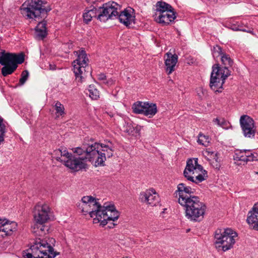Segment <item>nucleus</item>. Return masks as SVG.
Listing matches in <instances>:
<instances>
[{"label":"nucleus","instance_id":"f257e3e1","mask_svg":"<svg viewBox=\"0 0 258 258\" xmlns=\"http://www.w3.org/2000/svg\"><path fill=\"white\" fill-rule=\"evenodd\" d=\"M114 151L113 144L108 141L105 144H84L82 147L73 149L74 153L77 155H73L66 149H62L55 150L53 155L54 158L66 167L78 171L85 168L87 161H89L95 166L104 165L106 158L112 157Z\"/></svg>","mask_w":258,"mask_h":258},{"label":"nucleus","instance_id":"f03ea898","mask_svg":"<svg viewBox=\"0 0 258 258\" xmlns=\"http://www.w3.org/2000/svg\"><path fill=\"white\" fill-rule=\"evenodd\" d=\"M78 208L84 215L89 214L95 224L105 226L109 221H114L119 217V213L114 205L101 206L99 200L92 196H84L79 203Z\"/></svg>","mask_w":258,"mask_h":258},{"label":"nucleus","instance_id":"7ed1b4c3","mask_svg":"<svg viewBox=\"0 0 258 258\" xmlns=\"http://www.w3.org/2000/svg\"><path fill=\"white\" fill-rule=\"evenodd\" d=\"M20 10L21 14L26 19L39 21L46 16L51 8L45 0H27Z\"/></svg>","mask_w":258,"mask_h":258},{"label":"nucleus","instance_id":"20e7f679","mask_svg":"<svg viewBox=\"0 0 258 258\" xmlns=\"http://www.w3.org/2000/svg\"><path fill=\"white\" fill-rule=\"evenodd\" d=\"M55 240L52 238L47 239H37L31 245L30 252H24V258H54L58 252L54 251Z\"/></svg>","mask_w":258,"mask_h":258},{"label":"nucleus","instance_id":"39448f33","mask_svg":"<svg viewBox=\"0 0 258 258\" xmlns=\"http://www.w3.org/2000/svg\"><path fill=\"white\" fill-rule=\"evenodd\" d=\"M183 174L188 180L196 183L202 182L208 177L207 172L198 163L196 158L187 160Z\"/></svg>","mask_w":258,"mask_h":258},{"label":"nucleus","instance_id":"423d86ee","mask_svg":"<svg viewBox=\"0 0 258 258\" xmlns=\"http://www.w3.org/2000/svg\"><path fill=\"white\" fill-rule=\"evenodd\" d=\"M181 206L184 208L186 217L190 220L197 221L203 219L206 206L198 197H192Z\"/></svg>","mask_w":258,"mask_h":258},{"label":"nucleus","instance_id":"0eeeda50","mask_svg":"<svg viewBox=\"0 0 258 258\" xmlns=\"http://www.w3.org/2000/svg\"><path fill=\"white\" fill-rule=\"evenodd\" d=\"M230 75L226 67H220L218 64L213 66L211 74L210 87L215 92H221L226 79Z\"/></svg>","mask_w":258,"mask_h":258},{"label":"nucleus","instance_id":"6e6552de","mask_svg":"<svg viewBox=\"0 0 258 258\" xmlns=\"http://www.w3.org/2000/svg\"><path fill=\"white\" fill-rule=\"evenodd\" d=\"M237 236V233L230 228L225 229L223 231L218 229L215 232V243L225 251L233 246Z\"/></svg>","mask_w":258,"mask_h":258},{"label":"nucleus","instance_id":"1a4fd4ad","mask_svg":"<svg viewBox=\"0 0 258 258\" xmlns=\"http://www.w3.org/2000/svg\"><path fill=\"white\" fill-rule=\"evenodd\" d=\"M74 53L77 56V58L73 62V71L76 79L79 82H82L85 77L86 69H89V60L84 50L76 51Z\"/></svg>","mask_w":258,"mask_h":258},{"label":"nucleus","instance_id":"9d476101","mask_svg":"<svg viewBox=\"0 0 258 258\" xmlns=\"http://www.w3.org/2000/svg\"><path fill=\"white\" fill-rule=\"evenodd\" d=\"M120 9V6L114 2L109 1L105 3L99 8L98 20L105 22L108 19H117Z\"/></svg>","mask_w":258,"mask_h":258},{"label":"nucleus","instance_id":"9b49d317","mask_svg":"<svg viewBox=\"0 0 258 258\" xmlns=\"http://www.w3.org/2000/svg\"><path fill=\"white\" fill-rule=\"evenodd\" d=\"M33 214L34 223L45 224L50 219V209L47 204L39 203L34 207Z\"/></svg>","mask_w":258,"mask_h":258},{"label":"nucleus","instance_id":"f8f14e48","mask_svg":"<svg viewBox=\"0 0 258 258\" xmlns=\"http://www.w3.org/2000/svg\"><path fill=\"white\" fill-rule=\"evenodd\" d=\"M239 122L243 136L245 138H253L256 128L254 120L247 115H243L240 118Z\"/></svg>","mask_w":258,"mask_h":258},{"label":"nucleus","instance_id":"ddd939ff","mask_svg":"<svg viewBox=\"0 0 258 258\" xmlns=\"http://www.w3.org/2000/svg\"><path fill=\"white\" fill-rule=\"evenodd\" d=\"M195 191V188L187 185L185 183H180L177 185V190L175 194L176 197H178L179 204L181 205L190 200L192 197H196V196H191Z\"/></svg>","mask_w":258,"mask_h":258},{"label":"nucleus","instance_id":"4468645a","mask_svg":"<svg viewBox=\"0 0 258 258\" xmlns=\"http://www.w3.org/2000/svg\"><path fill=\"white\" fill-rule=\"evenodd\" d=\"M24 61L23 54L6 52L4 49H0V64L3 66L13 64H21Z\"/></svg>","mask_w":258,"mask_h":258},{"label":"nucleus","instance_id":"2eb2a0df","mask_svg":"<svg viewBox=\"0 0 258 258\" xmlns=\"http://www.w3.org/2000/svg\"><path fill=\"white\" fill-rule=\"evenodd\" d=\"M140 201L151 206H156L160 202V198L155 190L150 188L140 194L139 197Z\"/></svg>","mask_w":258,"mask_h":258},{"label":"nucleus","instance_id":"dca6fc26","mask_svg":"<svg viewBox=\"0 0 258 258\" xmlns=\"http://www.w3.org/2000/svg\"><path fill=\"white\" fill-rule=\"evenodd\" d=\"M117 19H118L119 22L126 27L132 26L135 22L134 10L130 7L122 11H121L120 10Z\"/></svg>","mask_w":258,"mask_h":258},{"label":"nucleus","instance_id":"f3484780","mask_svg":"<svg viewBox=\"0 0 258 258\" xmlns=\"http://www.w3.org/2000/svg\"><path fill=\"white\" fill-rule=\"evenodd\" d=\"M142 126L137 125L134 126L132 121L128 118H125L123 120V123L120 130L122 132L127 134L129 135L134 136L135 137L140 136V132Z\"/></svg>","mask_w":258,"mask_h":258},{"label":"nucleus","instance_id":"a211bd4d","mask_svg":"<svg viewBox=\"0 0 258 258\" xmlns=\"http://www.w3.org/2000/svg\"><path fill=\"white\" fill-rule=\"evenodd\" d=\"M2 222L3 229L1 237L11 236L17 231L18 224L16 222L3 218Z\"/></svg>","mask_w":258,"mask_h":258},{"label":"nucleus","instance_id":"6ab92c4d","mask_svg":"<svg viewBox=\"0 0 258 258\" xmlns=\"http://www.w3.org/2000/svg\"><path fill=\"white\" fill-rule=\"evenodd\" d=\"M246 221L250 228L258 231V203L255 204L248 212Z\"/></svg>","mask_w":258,"mask_h":258},{"label":"nucleus","instance_id":"aec40b11","mask_svg":"<svg viewBox=\"0 0 258 258\" xmlns=\"http://www.w3.org/2000/svg\"><path fill=\"white\" fill-rule=\"evenodd\" d=\"M256 157L249 150H236L233 155V159L236 161H241L246 163L253 161Z\"/></svg>","mask_w":258,"mask_h":258},{"label":"nucleus","instance_id":"412c9836","mask_svg":"<svg viewBox=\"0 0 258 258\" xmlns=\"http://www.w3.org/2000/svg\"><path fill=\"white\" fill-rule=\"evenodd\" d=\"M154 20L156 22L163 24L167 25L174 21L176 16L174 11H169L168 13L155 14Z\"/></svg>","mask_w":258,"mask_h":258},{"label":"nucleus","instance_id":"4be33fe9","mask_svg":"<svg viewBox=\"0 0 258 258\" xmlns=\"http://www.w3.org/2000/svg\"><path fill=\"white\" fill-rule=\"evenodd\" d=\"M165 58V70L168 75L171 74L174 70L175 67L178 61V56L170 52L166 53Z\"/></svg>","mask_w":258,"mask_h":258},{"label":"nucleus","instance_id":"5701e85b","mask_svg":"<svg viewBox=\"0 0 258 258\" xmlns=\"http://www.w3.org/2000/svg\"><path fill=\"white\" fill-rule=\"evenodd\" d=\"M99 13V8L97 9L93 6L86 8L84 11L83 15L84 22L85 23L88 24L93 18L97 17L98 19V15Z\"/></svg>","mask_w":258,"mask_h":258},{"label":"nucleus","instance_id":"b1692460","mask_svg":"<svg viewBox=\"0 0 258 258\" xmlns=\"http://www.w3.org/2000/svg\"><path fill=\"white\" fill-rule=\"evenodd\" d=\"M157 112V106L154 103L145 102L144 115L152 117Z\"/></svg>","mask_w":258,"mask_h":258},{"label":"nucleus","instance_id":"393cba45","mask_svg":"<svg viewBox=\"0 0 258 258\" xmlns=\"http://www.w3.org/2000/svg\"><path fill=\"white\" fill-rule=\"evenodd\" d=\"M156 11L155 14L168 13L169 11L174 10L172 7L169 4L163 2H158L156 5Z\"/></svg>","mask_w":258,"mask_h":258},{"label":"nucleus","instance_id":"a878e982","mask_svg":"<svg viewBox=\"0 0 258 258\" xmlns=\"http://www.w3.org/2000/svg\"><path fill=\"white\" fill-rule=\"evenodd\" d=\"M46 22L42 21L38 23L36 27V32L38 37L43 39L46 35Z\"/></svg>","mask_w":258,"mask_h":258},{"label":"nucleus","instance_id":"bb28decb","mask_svg":"<svg viewBox=\"0 0 258 258\" xmlns=\"http://www.w3.org/2000/svg\"><path fill=\"white\" fill-rule=\"evenodd\" d=\"M44 224L34 223L32 226V232L37 236H42L45 233V231H47V227Z\"/></svg>","mask_w":258,"mask_h":258},{"label":"nucleus","instance_id":"cd10ccee","mask_svg":"<svg viewBox=\"0 0 258 258\" xmlns=\"http://www.w3.org/2000/svg\"><path fill=\"white\" fill-rule=\"evenodd\" d=\"M18 64L4 66L2 69V75L6 77L8 75L12 74L17 68Z\"/></svg>","mask_w":258,"mask_h":258},{"label":"nucleus","instance_id":"c85d7f7f","mask_svg":"<svg viewBox=\"0 0 258 258\" xmlns=\"http://www.w3.org/2000/svg\"><path fill=\"white\" fill-rule=\"evenodd\" d=\"M89 96L94 100L97 99L99 97V92L96 89L95 85H90L88 87Z\"/></svg>","mask_w":258,"mask_h":258},{"label":"nucleus","instance_id":"c756f323","mask_svg":"<svg viewBox=\"0 0 258 258\" xmlns=\"http://www.w3.org/2000/svg\"><path fill=\"white\" fill-rule=\"evenodd\" d=\"M56 117H59L64 114V107L60 102L56 101L54 105Z\"/></svg>","mask_w":258,"mask_h":258},{"label":"nucleus","instance_id":"7c9ffc66","mask_svg":"<svg viewBox=\"0 0 258 258\" xmlns=\"http://www.w3.org/2000/svg\"><path fill=\"white\" fill-rule=\"evenodd\" d=\"M144 107L145 102H138L133 105V109L136 113L144 114Z\"/></svg>","mask_w":258,"mask_h":258},{"label":"nucleus","instance_id":"2f4dec72","mask_svg":"<svg viewBox=\"0 0 258 258\" xmlns=\"http://www.w3.org/2000/svg\"><path fill=\"white\" fill-rule=\"evenodd\" d=\"M198 143L205 147H208L210 143V139L208 136L200 134L198 139Z\"/></svg>","mask_w":258,"mask_h":258},{"label":"nucleus","instance_id":"473e14b6","mask_svg":"<svg viewBox=\"0 0 258 258\" xmlns=\"http://www.w3.org/2000/svg\"><path fill=\"white\" fill-rule=\"evenodd\" d=\"M220 59L222 63L225 65L224 67H226L228 69V67L232 66L233 61L228 54L223 53L221 55Z\"/></svg>","mask_w":258,"mask_h":258},{"label":"nucleus","instance_id":"72a5a7b5","mask_svg":"<svg viewBox=\"0 0 258 258\" xmlns=\"http://www.w3.org/2000/svg\"><path fill=\"white\" fill-rule=\"evenodd\" d=\"M211 165L215 169L219 170L221 167L220 160L218 157V154L214 158L209 160Z\"/></svg>","mask_w":258,"mask_h":258},{"label":"nucleus","instance_id":"f704fd0d","mask_svg":"<svg viewBox=\"0 0 258 258\" xmlns=\"http://www.w3.org/2000/svg\"><path fill=\"white\" fill-rule=\"evenodd\" d=\"M213 122L215 124L223 128L226 129L228 128V123L224 118H219L217 117L213 119Z\"/></svg>","mask_w":258,"mask_h":258},{"label":"nucleus","instance_id":"c9c22d12","mask_svg":"<svg viewBox=\"0 0 258 258\" xmlns=\"http://www.w3.org/2000/svg\"><path fill=\"white\" fill-rule=\"evenodd\" d=\"M6 132V125L3 122V118L0 117V145L4 141V137Z\"/></svg>","mask_w":258,"mask_h":258},{"label":"nucleus","instance_id":"e433bc0d","mask_svg":"<svg viewBox=\"0 0 258 258\" xmlns=\"http://www.w3.org/2000/svg\"><path fill=\"white\" fill-rule=\"evenodd\" d=\"M203 154L209 160L217 155L218 153L212 151L210 149H207L203 151Z\"/></svg>","mask_w":258,"mask_h":258},{"label":"nucleus","instance_id":"4c0bfd02","mask_svg":"<svg viewBox=\"0 0 258 258\" xmlns=\"http://www.w3.org/2000/svg\"><path fill=\"white\" fill-rule=\"evenodd\" d=\"M212 54L214 58L221 56L223 54L222 51V49L219 46H216L213 47L212 49Z\"/></svg>","mask_w":258,"mask_h":258},{"label":"nucleus","instance_id":"58836bf2","mask_svg":"<svg viewBox=\"0 0 258 258\" xmlns=\"http://www.w3.org/2000/svg\"><path fill=\"white\" fill-rule=\"evenodd\" d=\"M29 77V72L27 70L22 72L21 74V77L19 80V83L21 85H23L27 80Z\"/></svg>","mask_w":258,"mask_h":258},{"label":"nucleus","instance_id":"ea45409f","mask_svg":"<svg viewBox=\"0 0 258 258\" xmlns=\"http://www.w3.org/2000/svg\"><path fill=\"white\" fill-rule=\"evenodd\" d=\"M98 78L99 80L102 81L103 83L106 80V76L103 74H100L98 75Z\"/></svg>","mask_w":258,"mask_h":258},{"label":"nucleus","instance_id":"a19ab883","mask_svg":"<svg viewBox=\"0 0 258 258\" xmlns=\"http://www.w3.org/2000/svg\"><path fill=\"white\" fill-rule=\"evenodd\" d=\"M114 80H113L112 79L110 78V79H108V80L106 79L105 82H104V83L106 84L108 86H110V85H112L114 83Z\"/></svg>","mask_w":258,"mask_h":258},{"label":"nucleus","instance_id":"79ce46f5","mask_svg":"<svg viewBox=\"0 0 258 258\" xmlns=\"http://www.w3.org/2000/svg\"><path fill=\"white\" fill-rule=\"evenodd\" d=\"M55 68H56V66L54 63H49V65H48V69L49 70L53 71V70H55Z\"/></svg>","mask_w":258,"mask_h":258},{"label":"nucleus","instance_id":"37998d69","mask_svg":"<svg viewBox=\"0 0 258 258\" xmlns=\"http://www.w3.org/2000/svg\"><path fill=\"white\" fill-rule=\"evenodd\" d=\"M3 218H0V237H1V235H2V230L3 229V226L2 224H3Z\"/></svg>","mask_w":258,"mask_h":258},{"label":"nucleus","instance_id":"c03bdc74","mask_svg":"<svg viewBox=\"0 0 258 258\" xmlns=\"http://www.w3.org/2000/svg\"><path fill=\"white\" fill-rule=\"evenodd\" d=\"M88 3L93 4L95 3L98 0H86Z\"/></svg>","mask_w":258,"mask_h":258},{"label":"nucleus","instance_id":"a18cd8bd","mask_svg":"<svg viewBox=\"0 0 258 258\" xmlns=\"http://www.w3.org/2000/svg\"><path fill=\"white\" fill-rule=\"evenodd\" d=\"M235 30H240V31H246L245 30H244V29H235Z\"/></svg>","mask_w":258,"mask_h":258}]
</instances>
